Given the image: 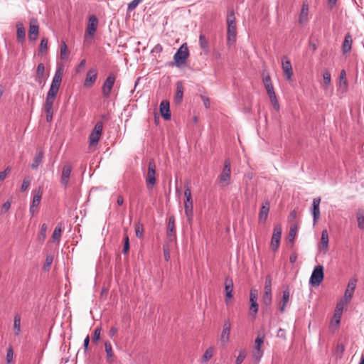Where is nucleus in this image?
Segmentation results:
<instances>
[{"instance_id":"f257e3e1","label":"nucleus","mask_w":364,"mask_h":364,"mask_svg":"<svg viewBox=\"0 0 364 364\" xmlns=\"http://www.w3.org/2000/svg\"><path fill=\"white\" fill-rule=\"evenodd\" d=\"M63 69L58 68L53 77L50 89L47 93L44 104V112L46 114V121L50 122L53 119V106L62 82Z\"/></svg>"},{"instance_id":"f03ea898","label":"nucleus","mask_w":364,"mask_h":364,"mask_svg":"<svg viewBox=\"0 0 364 364\" xmlns=\"http://www.w3.org/2000/svg\"><path fill=\"white\" fill-rule=\"evenodd\" d=\"M219 186L225 188L231 183V163L229 159L224 161L223 170L218 177Z\"/></svg>"},{"instance_id":"7ed1b4c3","label":"nucleus","mask_w":364,"mask_h":364,"mask_svg":"<svg viewBox=\"0 0 364 364\" xmlns=\"http://www.w3.org/2000/svg\"><path fill=\"white\" fill-rule=\"evenodd\" d=\"M146 187L151 190L156 185V164L154 159L149 161L147 173L145 176Z\"/></svg>"},{"instance_id":"20e7f679","label":"nucleus","mask_w":364,"mask_h":364,"mask_svg":"<svg viewBox=\"0 0 364 364\" xmlns=\"http://www.w3.org/2000/svg\"><path fill=\"white\" fill-rule=\"evenodd\" d=\"M272 301V278L269 275L265 278L264 294L262 298V303L266 306H269Z\"/></svg>"},{"instance_id":"39448f33","label":"nucleus","mask_w":364,"mask_h":364,"mask_svg":"<svg viewBox=\"0 0 364 364\" xmlns=\"http://www.w3.org/2000/svg\"><path fill=\"white\" fill-rule=\"evenodd\" d=\"M323 279V267L321 264L316 265L311 275L310 284L312 286H318Z\"/></svg>"},{"instance_id":"423d86ee","label":"nucleus","mask_w":364,"mask_h":364,"mask_svg":"<svg viewBox=\"0 0 364 364\" xmlns=\"http://www.w3.org/2000/svg\"><path fill=\"white\" fill-rule=\"evenodd\" d=\"M188 57V50L183 45L180 47L177 52L174 54L173 59L177 67H180L185 63Z\"/></svg>"},{"instance_id":"0eeeda50","label":"nucleus","mask_w":364,"mask_h":364,"mask_svg":"<svg viewBox=\"0 0 364 364\" xmlns=\"http://www.w3.org/2000/svg\"><path fill=\"white\" fill-rule=\"evenodd\" d=\"M116 77L113 74H109L103 83L102 91L105 98H109L115 82Z\"/></svg>"},{"instance_id":"6e6552de","label":"nucleus","mask_w":364,"mask_h":364,"mask_svg":"<svg viewBox=\"0 0 364 364\" xmlns=\"http://www.w3.org/2000/svg\"><path fill=\"white\" fill-rule=\"evenodd\" d=\"M282 227L280 225H275L271 240V246L274 251H277L280 244L282 236Z\"/></svg>"},{"instance_id":"1a4fd4ad","label":"nucleus","mask_w":364,"mask_h":364,"mask_svg":"<svg viewBox=\"0 0 364 364\" xmlns=\"http://www.w3.org/2000/svg\"><path fill=\"white\" fill-rule=\"evenodd\" d=\"M357 284V279H350L347 285V288L345 291L344 296H343V300L346 304H348L350 301Z\"/></svg>"},{"instance_id":"9d476101","label":"nucleus","mask_w":364,"mask_h":364,"mask_svg":"<svg viewBox=\"0 0 364 364\" xmlns=\"http://www.w3.org/2000/svg\"><path fill=\"white\" fill-rule=\"evenodd\" d=\"M282 68L287 80H290L293 75L292 65L287 56L282 58Z\"/></svg>"},{"instance_id":"9b49d317","label":"nucleus","mask_w":364,"mask_h":364,"mask_svg":"<svg viewBox=\"0 0 364 364\" xmlns=\"http://www.w3.org/2000/svg\"><path fill=\"white\" fill-rule=\"evenodd\" d=\"M72 169H73V167L70 163L65 164L63 167L62 174H61V178H60V183L65 187H67V186L68 185Z\"/></svg>"},{"instance_id":"f8f14e48","label":"nucleus","mask_w":364,"mask_h":364,"mask_svg":"<svg viewBox=\"0 0 364 364\" xmlns=\"http://www.w3.org/2000/svg\"><path fill=\"white\" fill-rule=\"evenodd\" d=\"M237 28L236 24H228L227 44L231 46L236 42Z\"/></svg>"},{"instance_id":"ddd939ff","label":"nucleus","mask_w":364,"mask_h":364,"mask_svg":"<svg viewBox=\"0 0 364 364\" xmlns=\"http://www.w3.org/2000/svg\"><path fill=\"white\" fill-rule=\"evenodd\" d=\"M320 203H321V198H315L313 199L312 203V208H311V214L313 215V221H314V225H316V223L318 222V220L320 218Z\"/></svg>"},{"instance_id":"4468645a","label":"nucleus","mask_w":364,"mask_h":364,"mask_svg":"<svg viewBox=\"0 0 364 364\" xmlns=\"http://www.w3.org/2000/svg\"><path fill=\"white\" fill-rule=\"evenodd\" d=\"M87 28L85 31V37H84V43L87 45H90L92 43V38L94 36L97 28V24H87Z\"/></svg>"},{"instance_id":"2eb2a0df","label":"nucleus","mask_w":364,"mask_h":364,"mask_svg":"<svg viewBox=\"0 0 364 364\" xmlns=\"http://www.w3.org/2000/svg\"><path fill=\"white\" fill-rule=\"evenodd\" d=\"M160 112L165 120L171 119V114L169 109V102L163 100L160 104Z\"/></svg>"},{"instance_id":"dca6fc26","label":"nucleus","mask_w":364,"mask_h":364,"mask_svg":"<svg viewBox=\"0 0 364 364\" xmlns=\"http://www.w3.org/2000/svg\"><path fill=\"white\" fill-rule=\"evenodd\" d=\"M230 323L229 321H225L223 324V331L220 336V340L223 343H228L230 340Z\"/></svg>"},{"instance_id":"f3484780","label":"nucleus","mask_w":364,"mask_h":364,"mask_svg":"<svg viewBox=\"0 0 364 364\" xmlns=\"http://www.w3.org/2000/svg\"><path fill=\"white\" fill-rule=\"evenodd\" d=\"M167 237L170 241H173L176 237L175 233V218L173 216H171L168 219L167 226Z\"/></svg>"},{"instance_id":"a211bd4d","label":"nucleus","mask_w":364,"mask_h":364,"mask_svg":"<svg viewBox=\"0 0 364 364\" xmlns=\"http://www.w3.org/2000/svg\"><path fill=\"white\" fill-rule=\"evenodd\" d=\"M97 79V70L95 69H90L86 75L84 85L85 87H91Z\"/></svg>"},{"instance_id":"6ab92c4d","label":"nucleus","mask_w":364,"mask_h":364,"mask_svg":"<svg viewBox=\"0 0 364 364\" xmlns=\"http://www.w3.org/2000/svg\"><path fill=\"white\" fill-rule=\"evenodd\" d=\"M185 214L188 222H191L193 218V200L184 202Z\"/></svg>"},{"instance_id":"aec40b11","label":"nucleus","mask_w":364,"mask_h":364,"mask_svg":"<svg viewBox=\"0 0 364 364\" xmlns=\"http://www.w3.org/2000/svg\"><path fill=\"white\" fill-rule=\"evenodd\" d=\"M290 292L288 289H285L282 292V297L280 301L279 311L283 313L285 311V308L289 301Z\"/></svg>"},{"instance_id":"412c9836","label":"nucleus","mask_w":364,"mask_h":364,"mask_svg":"<svg viewBox=\"0 0 364 364\" xmlns=\"http://www.w3.org/2000/svg\"><path fill=\"white\" fill-rule=\"evenodd\" d=\"M269 210V203L266 201L262 205L259 214V222L264 223L267 218L268 213Z\"/></svg>"},{"instance_id":"4be33fe9","label":"nucleus","mask_w":364,"mask_h":364,"mask_svg":"<svg viewBox=\"0 0 364 364\" xmlns=\"http://www.w3.org/2000/svg\"><path fill=\"white\" fill-rule=\"evenodd\" d=\"M264 352L262 350L261 347L258 346H254V348L252 351V357L255 364H259L260 362L262 356H263Z\"/></svg>"},{"instance_id":"5701e85b","label":"nucleus","mask_w":364,"mask_h":364,"mask_svg":"<svg viewBox=\"0 0 364 364\" xmlns=\"http://www.w3.org/2000/svg\"><path fill=\"white\" fill-rule=\"evenodd\" d=\"M33 199L31 201V205H33V207L38 208L39 205L41 198H42V191L40 188L38 189H35L33 191Z\"/></svg>"},{"instance_id":"b1692460","label":"nucleus","mask_w":364,"mask_h":364,"mask_svg":"<svg viewBox=\"0 0 364 364\" xmlns=\"http://www.w3.org/2000/svg\"><path fill=\"white\" fill-rule=\"evenodd\" d=\"M183 87L181 82L176 83V92L174 97V101L176 104H180L183 100Z\"/></svg>"},{"instance_id":"393cba45","label":"nucleus","mask_w":364,"mask_h":364,"mask_svg":"<svg viewBox=\"0 0 364 364\" xmlns=\"http://www.w3.org/2000/svg\"><path fill=\"white\" fill-rule=\"evenodd\" d=\"M309 14V4L307 1H304L302 4L301 10L299 15V22L303 23L308 20Z\"/></svg>"},{"instance_id":"a878e982","label":"nucleus","mask_w":364,"mask_h":364,"mask_svg":"<svg viewBox=\"0 0 364 364\" xmlns=\"http://www.w3.org/2000/svg\"><path fill=\"white\" fill-rule=\"evenodd\" d=\"M105 350L106 352V360L109 363H112L114 361V353L112 351V347L109 342L105 343Z\"/></svg>"},{"instance_id":"bb28decb","label":"nucleus","mask_w":364,"mask_h":364,"mask_svg":"<svg viewBox=\"0 0 364 364\" xmlns=\"http://www.w3.org/2000/svg\"><path fill=\"white\" fill-rule=\"evenodd\" d=\"M328 233L327 230H323L321 232V249L326 252L328 248Z\"/></svg>"},{"instance_id":"cd10ccee","label":"nucleus","mask_w":364,"mask_h":364,"mask_svg":"<svg viewBox=\"0 0 364 364\" xmlns=\"http://www.w3.org/2000/svg\"><path fill=\"white\" fill-rule=\"evenodd\" d=\"M43 158V152L41 150L37 151L36 154L31 165V168L36 169L38 167V166L41 164Z\"/></svg>"},{"instance_id":"c85d7f7f","label":"nucleus","mask_w":364,"mask_h":364,"mask_svg":"<svg viewBox=\"0 0 364 364\" xmlns=\"http://www.w3.org/2000/svg\"><path fill=\"white\" fill-rule=\"evenodd\" d=\"M63 232L62 224L59 223L55 228L52 235V240L53 242H59Z\"/></svg>"},{"instance_id":"c756f323","label":"nucleus","mask_w":364,"mask_h":364,"mask_svg":"<svg viewBox=\"0 0 364 364\" xmlns=\"http://www.w3.org/2000/svg\"><path fill=\"white\" fill-rule=\"evenodd\" d=\"M351 44H352V37L348 33L344 38V41L343 43V53H347L351 50Z\"/></svg>"},{"instance_id":"7c9ffc66","label":"nucleus","mask_w":364,"mask_h":364,"mask_svg":"<svg viewBox=\"0 0 364 364\" xmlns=\"http://www.w3.org/2000/svg\"><path fill=\"white\" fill-rule=\"evenodd\" d=\"M225 296L228 299L232 297L233 283L232 279H226L225 282Z\"/></svg>"},{"instance_id":"2f4dec72","label":"nucleus","mask_w":364,"mask_h":364,"mask_svg":"<svg viewBox=\"0 0 364 364\" xmlns=\"http://www.w3.org/2000/svg\"><path fill=\"white\" fill-rule=\"evenodd\" d=\"M14 331L16 336L21 333V316L16 314L14 317Z\"/></svg>"},{"instance_id":"473e14b6","label":"nucleus","mask_w":364,"mask_h":364,"mask_svg":"<svg viewBox=\"0 0 364 364\" xmlns=\"http://www.w3.org/2000/svg\"><path fill=\"white\" fill-rule=\"evenodd\" d=\"M356 218L358 221V227L360 230L364 229V210L358 209L356 211Z\"/></svg>"},{"instance_id":"72a5a7b5","label":"nucleus","mask_w":364,"mask_h":364,"mask_svg":"<svg viewBox=\"0 0 364 364\" xmlns=\"http://www.w3.org/2000/svg\"><path fill=\"white\" fill-rule=\"evenodd\" d=\"M38 34V24H30V29L28 37L31 41H35Z\"/></svg>"},{"instance_id":"f704fd0d","label":"nucleus","mask_w":364,"mask_h":364,"mask_svg":"<svg viewBox=\"0 0 364 364\" xmlns=\"http://www.w3.org/2000/svg\"><path fill=\"white\" fill-rule=\"evenodd\" d=\"M101 134L92 132L89 136L90 146H96L100 139Z\"/></svg>"},{"instance_id":"c9c22d12","label":"nucleus","mask_w":364,"mask_h":364,"mask_svg":"<svg viewBox=\"0 0 364 364\" xmlns=\"http://www.w3.org/2000/svg\"><path fill=\"white\" fill-rule=\"evenodd\" d=\"M60 52L61 59L64 60V59L68 58V55H69V51L68 50V46L65 41L61 42Z\"/></svg>"},{"instance_id":"e433bc0d","label":"nucleus","mask_w":364,"mask_h":364,"mask_svg":"<svg viewBox=\"0 0 364 364\" xmlns=\"http://www.w3.org/2000/svg\"><path fill=\"white\" fill-rule=\"evenodd\" d=\"M199 44L203 51L207 52L208 50V41L203 34H200L199 36Z\"/></svg>"},{"instance_id":"4c0bfd02","label":"nucleus","mask_w":364,"mask_h":364,"mask_svg":"<svg viewBox=\"0 0 364 364\" xmlns=\"http://www.w3.org/2000/svg\"><path fill=\"white\" fill-rule=\"evenodd\" d=\"M214 351L215 349L213 347H209L204 353L202 358L203 361L205 363L208 362L213 357Z\"/></svg>"},{"instance_id":"58836bf2","label":"nucleus","mask_w":364,"mask_h":364,"mask_svg":"<svg viewBox=\"0 0 364 364\" xmlns=\"http://www.w3.org/2000/svg\"><path fill=\"white\" fill-rule=\"evenodd\" d=\"M22 26V24H21ZM26 37V31L23 27L18 26L17 28V39L19 42L22 43L24 41Z\"/></svg>"},{"instance_id":"ea45409f","label":"nucleus","mask_w":364,"mask_h":364,"mask_svg":"<svg viewBox=\"0 0 364 364\" xmlns=\"http://www.w3.org/2000/svg\"><path fill=\"white\" fill-rule=\"evenodd\" d=\"M264 334L262 331H259L257 333V336L255 339V346H258V347H261L262 348V345L264 343Z\"/></svg>"},{"instance_id":"a19ab883","label":"nucleus","mask_w":364,"mask_h":364,"mask_svg":"<svg viewBox=\"0 0 364 364\" xmlns=\"http://www.w3.org/2000/svg\"><path fill=\"white\" fill-rule=\"evenodd\" d=\"M297 232V226L296 225H291L289 232V241L293 242Z\"/></svg>"},{"instance_id":"79ce46f5","label":"nucleus","mask_w":364,"mask_h":364,"mask_svg":"<svg viewBox=\"0 0 364 364\" xmlns=\"http://www.w3.org/2000/svg\"><path fill=\"white\" fill-rule=\"evenodd\" d=\"M45 66L43 63H39L36 69V75L38 79H42L44 77Z\"/></svg>"},{"instance_id":"37998d69","label":"nucleus","mask_w":364,"mask_h":364,"mask_svg":"<svg viewBox=\"0 0 364 364\" xmlns=\"http://www.w3.org/2000/svg\"><path fill=\"white\" fill-rule=\"evenodd\" d=\"M47 225L46 223H43L41 225V231H40V235H39V240L42 242H43L46 237V232H47Z\"/></svg>"},{"instance_id":"c03bdc74","label":"nucleus","mask_w":364,"mask_h":364,"mask_svg":"<svg viewBox=\"0 0 364 364\" xmlns=\"http://www.w3.org/2000/svg\"><path fill=\"white\" fill-rule=\"evenodd\" d=\"M48 49V39L46 38H43L41 41V43L39 46V52L43 53L46 52Z\"/></svg>"},{"instance_id":"a18cd8bd","label":"nucleus","mask_w":364,"mask_h":364,"mask_svg":"<svg viewBox=\"0 0 364 364\" xmlns=\"http://www.w3.org/2000/svg\"><path fill=\"white\" fill-rule=\"evenodd\" d=\"M250 304L257 303V291L256 289H251L250 293Z\"/></svg>"},{"instance_id":"49530a36","label":"nucleus","mask_w":364,"mask_h":364,"mask_svg":"<svg viewBox=\"0 0 364 364\" xmlns=\"http://www.w3.org/2000/svg\"><path fill=\"white\" fill-rule=\"evenodd\" d=\"M258 310H259V306H258L257 303L250 304V314L251 316H252L253 318H255L257 314L258 313Z\"/></svg>"},{"instance_id":"de8ad7c7","label":"nucleus","mask_w":364,"mask_h":364,"mask_svg":"<svg viewBox=\"0 0 364 364\" xmlns=\"http://www.w3.org/2000/svg\"><path fill=\"white\" fill-rule=\"evenodd\" d=\"M53 257L52 255H47L46 258V262L43 266L44 270H48L53 263Z\"/></svg>"},{"instance_id":"09e8293b","label":"nucleus","mask_w":364,"mask_h":364,"mask_svg":"<svg viewBox=\"0 0 364 364\" xmlns=\"http://www.w3.org/2000/svg\"><path fill=\"white\" fill-rule=\"evenodd\" d=\"M246 357V353L245 350H241L239 353L238 356L236 358L235 364H241Z\"/></svg>"},{"instance_id":"8fccbe9b","label":"nucleus","mask_w":364,"mask_h":364,"mask_svg":"<svg viewBox=\"0 0 364 364\" xmlns=\"http://www.w3.org/2000/svg\"><path fill=\"white\" fill-rule=\"evenodd\" d=\"M143 0H132L128 4L127 10L133 11Z\"/></svg>"},{"instance_id":"3c124183","label":"nucleus","mask_w":364,"mask_h":364,"mask_svg":"<svg viewBox=\"0 0 364 364\" xmlns=\"http://www.w3.org/2000/svg\"><path fill=\"white\" fill-rule=\"evenodd\" d=\"M323 82L326 85H329L331 82V73L328 70H325L323 74Z\"/></svg>"},{"instance_id":"603ef678","label":"nucleus","mask_w":364,"mask_h":364,"mask_svg":"<svg viewBox=\"0 0 364 364\" xmlns=\"http://www.w3.org/2000/svg\"><path fill=\"white\" fill-rule=\"evenodd\" d=\"M102 129H103V123H102V122L99 121L95 124V127L92 132L98 133L102 135Z\"/></svg>"},{"instance_id":"864d4df0","label":"nucleus","mask_w":364,"mask_h":364,"mask_svg":"<svg viewBox=\"0 0 364 364\" xmlns=\"http://www.w3.org/2000/svg\"><path fill=\"white\" fill-rule=\"evenodd\" d=\"M14 350L11 346L7 349L6 360L8 363H10L13 360Z\"/></svg>"},{"instance_id":"5fc2aeb1","label":"nucleus","mask_w":364,"mask_h":364,"mask_svg":"<svg viewBox=\"0 0 364 364\" xmlns=\"http://www.w3.org/2000/svg\"><path fill=\"white\" fill-rule=\"evenodd\" d=\"M184 196L186 197V200L185 201L192 200V198H191V188H190V186L188 185H186L185 186Z\"/></svg>"},{"instance_id":"6e6d98bb","label":"nucleus","mask_w":364,"mask_h":364,"mask_svg":"<svg viewBox=\"0 0 364 364\" xmlns=\"http://www.w3.org/2000/svg\"><path fill=\"white\" fill-rule=\"evenodd\" d=\"M30 184H31L30 178H24L22 182L21 187V191H26L28 189V188L29 187Z\"/></svg>"},{"instance_id":"4d7b16f0","label":"nucleus","mask_w":364,"mask_h":364,"mask_svg":"<svg viewBox=\"0 0 364 364\" xmlns=\"http://www.w3.org/2000/svg\"><path fill=\"white\" fill-rule=\"evenodd\" d=\"M269 99L271 100V102L274 107V108L277 110H278L279 109V102L277 99V96L276 95H274L272 96H270L269 97Z\"/></svg>"},{"instance_id":"13d9d810","label":"nucleus","mask_w":364,"mask_h":364,"mask_svg":"<svg viewBox=\"0 0 364 364\" xmlns=\"http://www.w3.org/2000/svg\"><path fill=\"white\" fill-rule=\"evenodd\" d=\"M340 84L347 85L346 73L344 70H342L340 73Z\"/></svg>"},{"instance_id":"bf43d9fd","label":"nucleus","mask_w":364,"mask_h":364,"mask_svg":"<svg viewBox=\"0 0 364 364\" xmlns=\"http://www.w3.org/2000/svg\"><path fill=\"white\" fill-rule=\"evenodd\" d=\"M100 338V328H96L94 331L93 337H92V341L97 342Z\"/></svg>"},{"instance_id":"052dcab7","label":"nucleus","mask_w":364,"mask_h":364,"mask_svg":"<svg viewBox=\"0 0 364 364\" xmlns=\"http://www.w3.org/2000/svg\"><path fill=\"white\" fill-rule=\"evenodd\" d=\"M338 0H327V7L333 10L336 7Z\"/></svg>"},{"instance_id":"680f3d73","label":"nucleus","mask_w":364,"mask_h":364,"mask_svg":"<svg viewBox=\"0 0 364 364\" xmlns=\"http://www.w3.org/2000/svg\"><path fill=\"white\" fill-rule=\"evenodd\" d=\"M129 250V237H128V236H126L124 237V245L122 252L124 254H127Z\"/></svg>"},{"instance_id":"e2e57ef3","label":"nucleus","mask_w":364,"mask_h":364,"mask_svg":"<svg viewBox=\"0 0 364 364\" xmlns=\"http://www.w3.org/2000/svg\"><path fill=\"white\" fill-rule=\"evenodd\" d=\"M265 88L267 90V92L269 97L276 95L274 92V87H273L272 84H271V85L269 84V85H266Z\"/></svg>"},{"instance_id":"0e129e2a","label":"nucleus","mask_w":364,"mask_h":364,"mask_svg":"<svg viewBox=\"0 0 364 364\" xmlns=\"http://www.w3.org/2000/svg\"><path fill=\"white\" fill-rule=\"evenodd\" d=\"M85 65H86V60L85 59H83L79 63V65H78V66H77V68L76 69V72L77 73H80L82 70H83L84 68H85Z\"/></svg>"},{"instance_id":"69168bd1","label":"nucleus","mask_w":364,"mask_h":364,"mask_svg":"<svg viewBox=\"0 0 364 364\" xmlns=\"http://www.w3.org/2000/svg\"><path fill=\"white\" fill-rule=\"evenodd\" d=\"M143 235V228L140 225H137L136 227V236L138 238H141Z\"/></svg>"},{"instance_id":"338daca9","label":"nucleus","mask_w":364,"mask_h":364,"mask_svg":"<svg viewBox=\"0 0 364 364\" xmlns=\"http://www.w3.org/2000/svg\"><path fill=\"white\" fill-rule=\"evenodd\" d=\"M344 304H346V303L343 299L342 301H341L339 303H338L336 305V311H340V313L341 314ZM337 316V312H336V314H335V316Z\"/></svg>"},{"instance_id":"774afa93","label":"nucleus","mask_w":364,"mask_h":364,"mask_svg":"<svg viewBox=\"0 0 364 364\" xmlns=\"http://www.w3.org/2000/svg\"><path fill=\"white\" fill-rule=\"evenodd\" d=\"M226 23H235V16L232 11H230V14L228 15Z\"/></svg>"}]
</instances>
